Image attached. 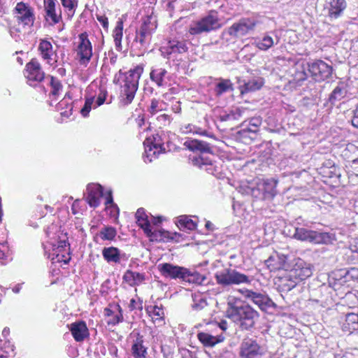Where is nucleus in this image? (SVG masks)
Listing matches in <instances>:
<instances>
[{"instance_id": "f257e3e1", "label": "nucleus", "mask_w": 358, "mask_h": 358, "mask_svg": "<svg viewBox=\"0 0 358 358\" xmlns=\"http://www.w3.org/2000/svg\"><path fill=\"white\" fill-rule=\"evenodd\" d=\"M160 274L165 278L178 280L182 282L202 285L206 277L196 270H191L184 266L171 263H162L157 265Z\"/></svg>"}, {"instance_id": "f03ea898", "label": "nucleus", "mask_w": 358, "mask_h": 358, "mask_svg": "<svg viewBox=\"0 0 358 358\" xmlns=\"http://www.w3.org/2000/svg\"><path fill=\"white\" fill-rule=\"evenodd\" d=\"M228 317L234 322H239L242 329L248 330L255 325L259 317V313L249 304L228 302Z\"/></svg>"}, {"instance_id": "7ed1b4c3", "label": "nucleus", "mask_w": 358, "mask_h": 358, "mask_svg": "<svg viewBox=\"0 0 358 358\" xmlns=\"http://www.w3.org/2000/svg\"><path fill=\"white\" fill-rule=\"evenodd\" d=\"M183 145L189 150L200 153L199 155L189 156V160L193 166L203 169L213 164L209 157L203 156V154H213V149L210 143L198 139L187 138Z\"/></svg>"}, {"instance_id": "20e7f679", "label": "nucleus", "mask_w": 358, "mask_h": 358, "mask_svg": "<svg viewBox=\"0 0 358 358\" xmlns=\"http://www.w3.org/2000/svg\"><path fill=\"white\" fill-rule=\"evenodd\" d=\"M289 236L296 240L308 242L313 244H331L335 241V235L329 232H320L310 230L304 227H294Z\"/></svg>"}, {"instance_id": "39448f33", "label": "nucleus", "mask_w": 358, "mask_h": 358, "mask_svg": "<svg viewBox=\"0 0 358 358\" xmlns=\"http://www.w3.org/2000/svg\"><path fill=\"white\" fill-rule=\"evenodd\" d=\"M143 72V66L138 65L128 72L124 73L122 70L119 71V75L124 78V85L123 87V94L125 96L124 100L125 105L130 104L136 94L138 87V82L141 74Z\"/></svg>"}, {"instance_id": "423d86ee", "label": "nucleus", "mask_w": 358, "mask_h": 358, "mask_svg": "<svg viewBox=\"0 0 358 358\" xmlns=\"http://www.w3.org/2000/svg\"><path fill=\"white\" fill-rule=\"evenodd\" d=\"M215 278L217 283L224 287L243 283L250 284L251 282L248 275L232 268L217 271L215 274Z\"/></svg>"}, {"instance_id": "0eeeda50", "label": "nucleus", "mask_w": 358, "mask_h": 358, "mask_svg": "<svg viewBox=\"0 0 358 358\" xmlns=\"http://www.w3.org/2000/svg\"><path fill=\"white\" fill-rule=\"evenodd\" d=\"M220 27L217 12L210 10L207 15L194 22L189 27V32L192 35L208 33Z\"/></svg>"}, {"instance_id": "6e6552de", "label": "nucleus", "mask_w": 358, "mask_h": 358, "mask_svg": "<svg viewBox=\"0 0 358 358\" xmlns=\"http://www.w3.org/2000/svg\"><path fill=\"white\" fill-rule=\"evenodd\" d=\"M266 349L256 339L246 337L243 338L239 347L241 358H262L266 354Z\"/></svg>"}, {"instance_id": "1a4fd4ad", "label": "nucleus", "mask_w": 358, "mask_h": 358, "mask_svg": "<svg viewBox=\"0 0 358 358\" xmlns=\"http://www.w3.org/2000/svg\"><path fill=\"white\" fill-rule=\"evenodd\" d=\"M307 71L317 82L324 81L331 77L333 67L322 59H315L306 63Z\"/></svg>"}, {"instance_id": "9d476101", "label": "nucleus", "mask_w": 358, "mask_h": 358, "mask_svg": "<svg viewBox=\"0 0 358 358\" xmlns=\"http://www.w3.org/2000/svg\"><path fill=\"white\" fill-rule=\"evenodd\" d=\"M246 299L256 304L262 311L272 313L278 308L277 304L268 296L265 292H255L246 289L244 292Z\"/></svg>"}, {"instance_id": "9b49d317", "label": "nucleus", "mask_w": 358, "mask_h": 358, "mask_svg": "<svg viewBox=\"0 0 358 358\" xmlns=\"http://www.w3.org/2000/svg\"><path fill=\"white\" fill-rule=\"evenodd\" d=\"M257 21L253 18L243 17L227 29V34L234 38H239L253 31Z\"/></svg>"}, {"instance_id": "f8f14e48", "label": "nucleus", "mask_w": 358, "mask_h": 358, "mask_svg": "<svg viewBox=\"0 0 358 358\" xmlns=\"http://www.w3.org/2000/svg\"><path fill=\"white\" fill-rule=\"evenodd\" d=\"M313 266L302 259H294L292 268L288 270V277L299 282L310 277L313 274Z\"/></svg>"}, {"instance_id": "ddd939ff", "label": "nucleus", "mask_w": 358, "mask_h": 358, "mask_svg": "<svg viewBox=\"0 0 358 358\" xmlns=\"http://www.w3.org/2000/svg\"><path fill=\"white\" fill-rule=\"evenodd\" d=\"M24 76L27 78V83L30 86H36V85H33L31 82L40 83L43 80L45 73L43 71L41 66L36 59H32L26 64Z\"/></svg>"}, {"instance_id": "4468645a", "label": "nucleus", "mask_w": 358, "mask_h": 358, "mask_svg": "<svg viewBox=\"0 0 358 358\" xmlns=\"http://www.w3.org/2000/svg\"><path fill=\"white\" fill-rule=\"evenodd\" d=\"M80 42L78 46V55L81 64H87L92 57V46L86 32L79 34Z\"/></svg>"}, {"instance_id": "2eb2a0df", "label": "nucleus", "mask_w": 358, "mask_h": 358, "mask_svg": "<svg viewBox=\"0 0 358 358\" xmlns=\"http://www.w3.org/2000/svg\"><path fill=\"white\" fill-rule=\"evenodd\" d=\"M15 11L19 15L17 17L19 22L31 27L34 25L35 21L34 9L28 3L23 1L17 3L15 8Z\"/></svg>"}, {"instance_id": "dca6fc26", "label": "nucleus", "mask_w": 358, "mask_h": 358, "mask_svg": "<svg viewBox=\"0 0 358 358\" xmlns=\"http://www.w3.org/2000/svg\"><path fill=\"white\" fill-rule=\"evenodd\" d=\"M87 196L86 201L92 208H96L100 204V199L104 195L103 187L99 184H89L87 186Z\"/></svg>"}, {"instance_id": "f3484780", "label": "nucleus", "mask_w": 358, "mask_h": 358, "mask_svg": "<svg viewBox=\"0 0 358 358\" xmlns=\"http://www.w3.org/2000/svg\"><path fill=\"white\" fill-rule=\"evenodd\" d=\"M336 261L341 264H355L358 262V251L356 248H343L336 255Z\"/></svg>"}, {"instance_id": "a211bd4d", "label": "nucleus", "mask_w": 358, "mask_h": 358, "mask_svg": "<svg viewBox=\"0 0 358 358\" xmlns=\"http://www.w3.org/2000/svg\"><path fill=\"white\" fill-rule=\"evenodd\" d=\"M347 95L346 87L343 85L339 84L329 95V98L324 103V106L331 110L338 102L344 99Z\"/></svg>"}, {"instance_id": "6ab92c4d", "label": "nucleus", "mask_w": 358, "mask_h": 358, "mask_svg": "<svg viewBox=\"0 0 358 358\" xmlns=\"http://www.w3.org/2000/svg\"><path fill=\"white\" fill-rule=\"evenodd\" d=\"M56 2L57 0H44V10L45 12V20L48 21L50 18L51 22H49V25L53 26L62 20L61 13L57 15L56 13Z\"/></svg>"}, {"instance_id": "aec40b11", "label": "nucleus", "mask_w": 358, "mask_h": 358, "mask_svg": "<svg viewBox=\"0 0 358 358\" xmlns=\"http://www.w3.org/2000/svg\"><path fill=\"white\" fill-rule=\"evenodd\" d=\"M69 330L77 342H81L89 336V330L85 322L80 320L69 325Z\"/></svg>"}, {"instance_id": "412c9836", "label": "nucleus", "mask_w": 358, "mask_h": 358, "mask_svg": "<svg viewBox=\"0 0 358 358\" xmlns=\"http://www.w3.org/2000/svg\"><path fill=\"white\" fill-rule=\"evenodd\" d=\"M328 3V17L331 20L340 17L347 7L345 0H330Z\"/></svg>"}, {"instance_id": "4be33fe9", "label": "nucleus", "mask_w": 358, "mask_h": 358, "mask_svg": "<svg viewBox=\"0 0 358 358\" xmlns=\"http://www.w3.org/2000/svg\"><path fill=\"white\" fill-rule=\"evenodd\" d=\"M238 83H241L240 80ZM264 85V79L261 77L252 78L248 81L243 80V84H240L239 90L241 94L248 93L250 92H255L259 90Z\"/></svg>"}, {"instance_id": "5701e85b", "label": "nucleus", "mask_w": 358, "mask_h": 358, "mask_svg": "<svg viewBox=\"0 0 358 358\" xmlns=\"http://www.w3.org/2000/svg\"><path fill=\"white\" fill-rule=\"evenodd\" d=\"M278 180L273 178L264 180L259 187L263 192L264 198L266 199H273L277 194L276 186Z\"/></svg>"}, {"instance_id": "b1692460", "label": "nucleus", "mask_w": 358, "mask_h": 358, "mask_svg": "<svg viewBox=\"0 0 358 358\" xmlns=\"http://www.w3.org/2000/svg\"><path fill=\"white\" fill-rule=\"evenodd\" d=\"M261 124L262 120L260 117H252L250 119L248 124H242V129L238 133L244 137L248 136L250 138H252L251 136H249V134H256L259 131V127Z\"/></svg>"}, {"instance_id": "393cba45", "label": "nucleus", "mask_w": 358, "mask_h": 358, "mask_svg": "<svg viewBox=\"0 0 358 358\" xmlns=\"http://www.w3.org/2000/svg\"><path fill=\"white\" fill-rule=\"evenodd\" d=\"M197 338L199 341L205 346V347H213L216 344L224 341V337L222 335H220L217 336H214L206 332H199L197 334Z\"/></svg>"}, {"instance_id": "a878e982", "label": "nucleus", "mask_w": 358, "mask_h": 358, "mask_svg": "<svg viewBox=\"0 0 358 358\" xmlns=\"http://www.w3.org/2000/svg\"><path fill=\"white\" fill-rule=\"evenodd\" d=\"M216 80L217 83L215 85L214 92L217 96H220L227 92L234 91V85L229 79L219 78Z\"/></svg>"}, {"instance_id": "bb28decb", "label": "nucleus", "mask_w": 358, "mask_h": 358, "mask_svg": "<svg viewBox=\"0 0 358 358\" xmlns=\"http://www.w3.org/2000/svg\"><path fill=\"white\" fill-rule=\"evenodd\" d=\"M103 259L108 263H119L120 261V250L113 246L105 247L102 250Z\"/></svg>"}, {"instance_id": "cd10ccee", "label": "nucleus", "mask_w": 358, "mask_h": 358, "mask_svg": "<svg viewBox=\"0 0 358 358\" xmlns=\"http://www.w3.org/2000/svg\"><path fill=\"white\" fill-rule=\"evenodd\" d=\"M145 234L148 237L150 238L151 241H157V242H165L167 241L168 235L170 234V232L166 231L164 229H155L152 230V227L150 225V231L143 230Z\"/></svg>"}, {"instance_id": "c85d7f7f", "label": "nucleus", "mask_w": 358, "mask_h": 358, "mask_svg": "<svg viewBox=\"0 0 358 358\" xmlns=\"http://www.w3.org/2000/svg\"><path fill=\"white\" fill-rule=\"evenodd\" d=\"M342 328L343 331L350 333L358 331V314L354 313L346 314Z\"/></svg>"}, {"instance_id": "c756f323", "label": "nucleus", "mask_w": 358, "mask_h": 358, "mask_svg": "<svg viewBox=\"0 0 358 358\" xmlns=\"http://www.w3.org/2000/svg\"><path fill=\"white\" fill-rule=\"evenodd\" d=\"M144 280L145 276L143 274L132 271L131 270H127L123 275V280L131 287L138 285Z\"/></svg>"}, {"instance_id": "7c9ffc66", "label": "nucleus", "mask_w": 358, "mask_h": 358, "mask_svg": "<svg viewBox=\"0 0 358 358\" xmlns=\"http://www.w3.org/2000/svg\"><path fill=\"white\" fill-rule=\"evenodd\" d=\"M143 343V336H138L131 347L132 355L134 358H146L147 348Z\"/></svg>"}, {"instance_id": "2f4dec72", "label": "nucleus", "mask_w": 358, "mask_h": 358, "mask_svg": "<svg viewBox=\"0 0 358 358\" xmlns=\"http://www.w3.org/2000/svg\"><path fill=\"white\" fill-rule=\"evenodd\" d=\"M135 217L136 219V223L143 230L145 229L146 231H150L151 223L144 208H138L136 213Z\"/></svg>"}, {"instance_id": "473e14b6", "label": "nucleus", "mask_w": 358, "mask_h": 358, "mask_svg": "<svg viewBox=\"0 0 358 358\" xmlns=\"http://www.w3.org/2000/svg\"><path fill=\"white\" fill-rule=\"evenodd\" d=\"M38 50L41 52L43 59L50 63L52 53V45L51 43L46 39H41Z\"/></svg>"}, {"instance_id": "72a5a7b5", "label": "nucleus", "mask_w": 358, "mask_h": 358, "mask_svg": "<svg viewBox=\"0 0 358 358\" xmlns=\"http://www.w3.org/2000/svg\"><path fill=\"white\" fill-rule=\"evenodd\" d=\"M150 23V19L145 20L139 29L136 31L135 41L139 42L141 45H144L145 37L150 34L149 24Z\"/></svg>"}, {"instance_id": "f704fd0d", "label": "nucleus", "mask_w": 358, "mask_h": 358, "mask_svg": "<svg viewBox=\"0 0 358 358\" xmlns=\"http://www.w3.org/2000/svg\"><path fill=\"white\" fill-rule=\"evenodd\" d=\"M178 227L182 231H193L196 229L197 227L196 222L190 219L187 215H181L178 217Z\"/></svg>"}, {"instance_id": "c9c22d12", "label": "nucleus", "mask_w": 358, "mask_h": 358, "mask_svg": "<svg viewBox=\"0 0 358 358\" xmlns=\"http://www.w3.org/2000/svg\"><path fill=\"white\" fill-rule=\"evenodd\" d=\"M99 235L103 241H113L117 235V231L112 226H104L99 231Z\"/></svg>"}, {"instance_id": "e433bc0d", "label": "nucleus", "mask_w": 358, "mask_h": 358, "mask_svg": "<svg viewBox=\"0 0 358 358\" xmlns=\"http://www.w3.org/2000/svg\"><path fill=\"white\" fill-rule=\"evenodd\" d=\"M280 282V287H282V289L285 292H289L292 290L299 282V281H296L293 278H289L288 271L286 273L285 276L281 278Z\"/></svg>"}, {"instance_id": "4c0bfd02", "label": "nucleus", "mask_w": 358, "mask_h": 358, "mask_svg": "<svg viewBox=\"0 0 358 358\" xmlns=\"http://www.w3.org/2000/svg\"><path fill=\"white\" fill-rule=\"evenodd\" d=\"M346 269H338L332 271L331 278L334 280V285H342L344 283L348 282V280L345 275Z\"/></svg>"}, {"instance_id": "58836bf2", "label": "nucleus", "mask_w": 358, "mask_h": 358, "mask_svg": "<svg viewBox=\"0 0 358 358\" xmlns=\"http://www.w3.org/2000/svg\"><path fill=\"white\" fill-rule=\"evenodd\" d=\"M105 204L106 206H109L113 209L111 211L112 215L115 216L119 215L120 210L117 204L113 201V192L111 189L107 191L106 192Z\"/></svg>"}, {"instance_id": "ea45409f", "label": "nucleus", "mask_w": 358, "mask_h": 358, "mask_svg": "<svg viewBox=\"0 0 358 358\" xmlns=\"http://www.w3.org/2000/svg\"><path fill=\"white\" fill-rule=\"evenodd\" d=\"M274 44L273 39L271 36L266 35L262 40L257 42V47L262 50H267Z\"/></svg>"}, {"instance_id": "a19ab883", "label": "nucleus", "mask_w": 358, "mask_h": 358, "mask_svg": "<svg viewBox=\"0 0 358 358\" xmlns=\"http://www.w3.org/2000/svg\"><path fill=\"white\" fill-rule=\"evenodd\" d=\"M192 299L194 303L192 305V308L195 310H201L207 306L206 299L201 297L199 295L192 294Z\"/></svg>"}, {"instance_id": "79ce46f5", "label": "nucleus", "mask_w": 358, "mask_h": 358, "mask_svg": "<svg viewBox=\"0 0 358 358\" xmlns=\"http://www.w3.org/2000/svg\"><path fill=\"white\" fill-rule=\"evenodd\" d=\"M169 48L173 52L183 53L187 51L188 48L184 41H176V43L173 42L170 43Z\"/></svg>"}, {"instance_id": "37998d69", "label": "nucleus", "mask_w": 358, "mask_h": 358, "mask_svg": "<svg viewBox=\"0 0 358 358\" xmlns=\"http://www.w3.org/2000/svg\"><path fill=\"white\" fill-rule=\"evenodd\" d=\"M49 77L50 78V85L52 87L51 94L52 96H56L62 89V85L61 82L55 77L52 76H49Z\"/></svg>"}, {"instance_id": "c03bdc74", "label": "nucleus", "mask_w": 358, "mask_h": 358, "mask_svg": "<svg viewBox=\"0 0 358 358\" xmlns=\"http://www.w3.org/2000/svg\"><path fill=\"white\" fill-rule=\"evenodd\" d=\"M62 6L69 10V16L71 17L75 13V8L77 6L78 1L76 0H60Z\"/></svg>"}, {"instance_id": "a18cd8bd", "label": "nucleus", "mask_w": 358, "mask_h": 358, "mask_svg": "<svg viewBox=\"0 0 358 358\" xmlns=\"http://www.w3.org/2000/svg\"><path fill=\"white\" fill-rule=\"evenodd\" d=\"M123 20L119 19L117 22L116 27L114 30V40H122L123 36Z\"/></svg>"}, {"instance_id": "49530a36", "label": "nucleus", "mask_w": 358, "mask_h": 358, "mask_svg": "<svg viewBox=\"0 0 358 358\" xmlns=\"http://www.w3.org/2000/svg\"><path fill=\"white\" fill-rule=\"evenodd\" d=\"M93 102H94L93 96L86 99L85 104L80 110V113L83 117L88 116L89 113L91 110L92 105Z\"/></svg>"}, {"instance_id": "de8ad7c7", "label": "nucleus", "mask_w": 358, "mask_h": 358, "mask_svg": "<svg viewBox=\"0 0 358 358\" xmlns=\"http://www.w3.org/2000/svg\"><path fill=\"white\" fill-rule=\"evenodd\" d=\"M348 282L350 280H357L358 282V268L352 267L350 269H346L345 272Z\"/></svg>"}, {"instance_id": "09e8293b", "label": "nucleus", "mask_w": 358, "mask_h": 358, "mask_svg": "<svg viewBox=\"0 0 358 358\" xmlns=\"http://www.w3.org/2000/svg\"><path fill=\"white\" fill-rule=\"evenodd\" d=\"M167 71L166 69H159L156 70H152L150 73V77L151 80L155 79H164V77L166 74Z\"/></svg>"}, {"instance_id": "8fccbe9b", "label": "nucleus", "mask_w": 358, "mask_h": 358, "mask_svg": "<svg viewBox=\"0 0 358 358\" xmlns=\"http://www.w3.org/2000/svg\"><path fill=\"white\" fill-rule=\"evenodd\" d=\"M161 352L163 354L164 358H173V349L171 346L164 345L161 346Z\"/></svg>"}, {"instance_id": "3c124183", "label": "nucleus", "mask_w": 358, "mask_h": 358, "mask_svg": "<svg viewBox=\"0 0 358 358\" xmlns=\"http://www.w3.org/2000/svg\"><path fill=\"white\" fill-rule=\"evenodd\" d=\"M107 95H108V92L106 90H104V89L100 90V92H99L98 97L96 99V104L97 106H100L104 103V102L106 101Z\"/></svg>"}, {"instance_id": "603ef678", "label": "nucleus", "mask_w": 358, "mask_h": 358, "mask_svg": "<svg viewBox=\"0 0 358 358\" xmlns=\"http://www.w3.org/2000/svg\"><path fill=\"white\" fill-rule=\"evenodd\" d=\"M120 313L119 314L115 315L112 320V321L108 322V324H111L113 325H115L123 320V315L122 313V309L120 306H118Z\"/></svg>"}, {"instance_id": "864d4df0", "label": "nucleus", "mask_w": 358, "mask_h": 358, "mask_svg": "<svg viewBox=\"0 0 358 358\" xmlns=\"http://www.w3.org/2000/svg\"><path fill=\"white\" fill-rule=\"evenodd\" d=\"M96 20L101 23L103 28L106 30L108 29V17L105 15H96Z\"/></svg>"}, {"instance_id": "5fc2aeb1", "label": "nucleus", "mask_w": 358, "mask_h": 358, "mask_svg": "<svg viewBox=\"0 0 358 358\" xmlns=\"http://www.w3.org/2000/svg\"><path fill=\"white\" fill-rule=\"evenodd\" d=\"M158 104H159V101L157 99H152L151 104H150V106L149 108V112L152 115H155L157 113Z\"/></svg>"}, {"instance_id": "6e6d98bb", "label": "nucleus", "mask_w": 358, "mask_h": 358, "mask_svg": "<svg viewBox=\"0 0 358 358\" xmlns=\"http://www.w3.org/2000/svg\"><path fill=\"white\" fill-rule=\"evenodd\" d=\"M157 120L163 125H166V122H168L169 124L171 122L170 116L166 114L159 115L157 117Z\"/></svg>"}, {"instance_id": "4d7b16f0", "label": "nucleus", "mask_w": 358, "mask_h": 358, "mask_svg": "<svg viewBox=\"0 0 358 358\" xmlns=\"http://www.w3.org/2000/svg\"><path fill=\"white\" fill-rule=\"evenodd\" d=\"M182 237V234L178 232L171 233L168 235L167 241H175L176 242L180 241V238Z\"/></svg>"}, {"instance_id": "13d9d810", "label": "nucleus", "mask_w": 358, "mask_h": 358, "mask_svg": "<svg viewBox=\"0 0 358 358\" xmlns=\"http://www.w3.org/2000/svg\"><path fill=\"white\" fill-rule=\"evenodd\" d=\"M352 124L353 127L358 128V105L356 106V108L353 110Z\"/></svg>"}, {"instance_id": "bf43d9fd", "label": "nucleus", "mask_w": 358, "mask_h": 358, "mask_svg": "<svg viewBox=\"0 0 358 358\" xmlns=\"http://www.w3.org/2000/svg\"><path fill=\"white\" fill-rule=\"evenodd\" d=\"M153 310V314L156 316L161 317L164 315V312L162 307H159L158 306L155 305L152 307Z\"/></svg>"}, {"instance_id": "052dcab7", "label": "nucleus", "mask_w": 358, "mask_h": 358, "mask_svg": "<svg viewBox=\"0 0 358 358\" xmlns=\"http://www.w3.org/2000/svg\"><path fill=\"white\" fill-rule=\"evenodd\" d=\"M220 120L222 122H226L234 118V114L233 113H225L220 116Z\"/></svg>"}, {"instance_id": "680f3d73", "label": "nucleus", "mask_w": 358, "mask_h": 358, "mask_svg": "<svg viewBox=\"0 0 358 358\" xmlns=\"http://www.w3.org/2000/svg\"><path fill=\"white\" fill-rule=\"evenodd\" d=\"M181 358H192V352L187 349L180 350Z\"/></svg>"}, {"instance_id": "e2e57ef3", "label": "nucleus", "mask_w": 358, "mask_h": 358, "mask_svg": "<svg viewBox=\"0 0 358 358\" xmlns=\"http://www.w3.org/2000/svg\"><path fill=\"white\" fill-rule=\"evenodd\" d=\"M324 167H328V168H330V169H333L334 171H330L329 173L331 174L332 173H334V175H336L334 172L336 171V167L334 166V164L330 161V160H328L326 162L324 163Z\"/></svg>"}, {"instance_id": "0e129e2a", "label": "nucleus", "mask_w": 358, "mask_h": 358, "mask_svg": "<svg viewBox=\"0 0 358 358\" xmlns=\"http://www.w3.org/2000/svg\"><path fill=\"white\" fill-rule=\"evenodd\" d=\"M358 152V149L355 148ZM357 157L351 161V167L356 171H358V153Z\"/></svg>"}, {"instance_id": "69168bd1", "label": "nucleus", "mask_w": 358, "mask_h": 358, "mask_svg": "<svg viewBox=\"0 0 358 358\" xmlns=\"http://www.w3.org/2000/svg\"><path fill=\"white\" fill-rule=\"evenodd\" d=\"M67 245H69L67 240H60L58 242V248L64 249Z\"/></svg>"}, {"instance_id": "338daca9", "label": "nucleus", "mask_w": 358, "mask_h": 358, "mask_svg": "<svg viewBox=\"0 0 358 358\" xmlns=\"http://www.w3.org/2000/svg\"><path fill=\"white\" fill-rule=\"evenodd\" d=\"M196 134H200V135H202V136H209V137H211V138H214V135L213 134H208V132L206 130H201V129H199L197 131H195Z\"/></svg>"}, {"instance_id": "774afa93", "label": "nucleus", "mask_w": 358, "mask_h": 358, "mask_svg": "<svg viewBox=\"0 0 358 358\" xmlns=\"http://www.w3.org/2000/svg\"><path fill=\"white\" fill-rule=\"evenodd\" d=\"M162 221V217H152V222L154 225H159Z\"/></svg>"}]
</instances>
